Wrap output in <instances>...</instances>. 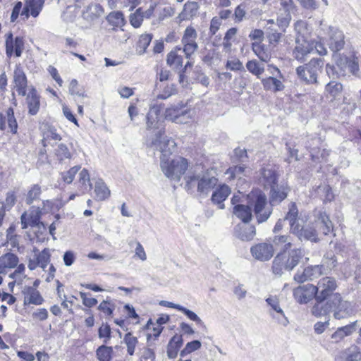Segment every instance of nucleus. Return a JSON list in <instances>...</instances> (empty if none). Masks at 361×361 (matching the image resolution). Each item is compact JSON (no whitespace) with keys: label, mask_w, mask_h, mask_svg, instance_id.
<instances>
[{"label":"nucleus","mask_w":361,"mask_h":361,"mask_svg":"<svg viewBox=\"0 0 361 361\" xmlns=\"http://www.w3.org/2000/svg\"><path fill=\"white\" fill-rule=\"evenodd\" d=\"M55 154L60 160L71 159V154L67 146L62 143L58 145V147L56 149Z\"/></svg>","instance_id":"864d4df0"},{"label":"nucleus","mask_w":361,"mask_h":361,"mask_svg":"<svg viewBox=\"0 0 361 361\" xmlns=\"http://www.w3.org/2000/svg\"><path fill=\"white\" fill-rule=\"evenodd\" d=\"M252 50L262 61L267 62L269 60V55L264 51L260 44L253 43Z\"/></svg>","instance_id":"5fc2aeb1"},{"label":"nucleus","mask_w":361,"mask_h":361,"mask_svg":"<svg viewBox=\"0 0 361 361\" xmlns=\"http://www.w3.org/2000/svg\"><path fill=\"white\" fill-rule=\"evenodd\" d=\"M94 193L95 200L104 201L109 197L111 192L105 183L99 179L95 183Z\"/></svg>","instance_id":"72a5a7b5"},{"label":"nucleus","mask_w":361,"mask_h":361,"mask_svg":"<svg viewBox=\"0 0 361 361\" xmlns=\"http://www.w3.org/2000/svg\"><path fill=\"white\" fill-rule=\"evenodd\" d=\"M152 39V35L151 34H144L140 35L137 45V51L139 54H143L146 51V49L149 45Z\"/></svg>","instance_id":"ea45409f"},{"label":"nucleus","mask_w":361,"mask_h":361,"mask_svg":"<svg viewBox=\"0 0 361 361\" xmlns=\"http://www.w3.org/2000/svg\"><path fill=\"white\" fill-rule=\"evenodd\" d=\"M197 33L195 29L192 26H188L185 30L181 42L183 45V52L187 59H190L191 56L196 51L198 45L196 42Z\"/></svg>","instance_id":"f8f14e48"},{"label":"nucleus","mask_w":361,"mask_h":361,"mask_svg":"<svg viewBox=\"0 0 361 361\" xmlns=\"http://www.w3.org/2000/svg\"><path fill=\"white\" fill-rule=\"evenodd\" d=\"M332 311L336 319H342L349 317L353 314L350 302L343 300L339 293L332 296Z\"/></svg>","instance_id":"9b49d317"},{"label":"nucleus","mask_w":361,"mask_h":361,"mask_svg":"<svg viewBox=\"0 0 361 361\" xmlns=\"http://www.w3.org/2000/svg\"><path fill=\"white\" fill-rule=\"evenodd\" d=\"M16 197L13 192H8L6 195V198L5 202H2L4 205V211L6 209H11L16 202Z\"/></svg>","instance_id":"69168bd1"},{"label":"nucleus","mask_w":361,"mask_h":361,"mask_svg":"<svg viewBox=\"0 0 361 361\" xmlns=\"http://www.w3.org/2000/svg\"><path fill=\"white\" fill-rule=\"evenodd\" d=\"M185 180V188L188 192H192L195 188H197V192L205 195L208 194L218 182L216 178L203 173H188Z\"/></svg>","instance_id":"20e7f679"},{"label":"nucleus","mask_w":361,"mask_h":361,"mask_svg":"<svg viewBox=\"0 0 361 361\" xmlns=\"http://www.w3.org/2000/svg\"><path fill=\"white\" fill-rule=\"evenodd\" d=\"M143 19L142 8H137L135 13L130 16V23L135 28H138L141 26Z\"/></svg>","instance_id":"09e8293b"},{"label":"nucleus","mask_w":361,"mask_h":361,"mask_svg":"<svg viewBox=\"0 0 361 361\" xmlns=\"http://www.w3.org/2000/svg\"><path fill=\"white\" fill-rule=\"evenodd\" d=\"M183 343V340L181 335L176 334L173 336L167 345V356L171 359L176 357Z\"/></svg>","instance_id":"c85d7f7f"},{"label":"nucleus","mask_w":361,"mask_h":361,"mask_svg":"<svg viewBox=\"0 0 361 361\" xmlns=\"http://www.w3.org/2000/svg\"><path fill=\"white\" fill-rule=\"evenodd\" d=\"M35 257L40 267L44 271L50 262L51 252L49 248L44 249L42 252H39L37 248H34Z\"/></svg>","instance_id":"e433bc0d"},{"label":"nucleus","mask_w":361,"mask_h":361,"mask_svg":"<svg viewBox=\"0 0 361 361\" xmlns=\"http://www.w3.org/2000/svg\"><path fill=\"white\" fill-rule=\"evenodd\" d=\"M113 349L111 347L102 345L96 351L97 357L100 361H110Z\"/></svg>","instance_id":"37998d69"},{"label":"nucleus","mask_w":361,"mask_h":361,"mask_svg":"<svg viewBox=\"0 0 361 361\" xmlns=\"http://www.w3.org/2000/svg\"><path fill=\"white\" fill-rule=\"evenodd\" d=\"M98 335L100 338H104L106 343L111 338V328L108 324H103L99 329Z\"/></svg>","instance_id":"13d9d810"},{"label":"nucleus","mask_w":361,"mask_h":361,"mask_svg":"<svg viewBox=\"0 0 361 361\" xmlns=\"http://www.w3.org/2000/svg\"><path fill=\"white\" fill-rule=\"evenodd\" d=\"M356 322L348 325L339 327L338 329L341 331L344 337L351 335L355 331Z\"/></svg>","instance_id":"338daca9"},{"label":"nucleus","mask_w":361,"mask_h":361,"mask_svg":"<svg viewBox=\"0 0 361 361\" xmlns=\"http://www.w3.org/2000/svg\"><path fill=\"white\" fill-rule=\"evenodd\" d=\"M314 224L315 226L319 228L325 235H328L333 230V224L325 212L319 213Z\"/></svg>","instance_id":"cd10ccee"},{"label":"nucleus","mask_w":361,"mask_h":361,"mask_svg":"<svg viewBox=\"0 0 361 361\" xmlns=\"http://www.w3.org/2000/svg\"><path fill=\"white\" fill-rule=\"evenodd\" d=\"M26 104L28 108V113L30 115H36L39 109L40 101L39 96L34 87L30 90L27 95Z\"/></svg>","instance_id":"b1692460"},{"label":"nucleus","mask_w":361,"mask_h":361,"mask_svg":"<svg viewBox=\"0 0 361 361\" xmlns=\"http://www.w3.org/2000/svg\"><path fill=\"white\" fill-rule=\"evenodd\" d=\"M163 173L171 180H180L181 176L185 173L188 162L185 158L176 157L164 159L160 163Z\"/></svg>","instance_id":"39448f33"},{"label":"nucleus","mask_w":361,"mask_h":361,"mask_svg":"<svg viewBox=\"0 0 361 361\" xmlns=\"http://www.w3.org/2000/svg\"><path fill=\"white\" fill-rule=\"evenodd\" d=\"M234 236L242 241H250L256 235L255 226L247 223L237 224L233 231Z\"/></svg>","instance_id":"a211bd4d"},{"label":"nucleus","mask_w":361,"mask_h":361,"mask_svg":"<svg viewBox=\"0 0 361 361\" xmlns=\"http://www.w3.org/2000/svg\"><path fill=\"white\" fill-rule=\"evenodd\" d=\"M108 22L114 26H121L124 24V18L121 12H111L107 16Z\"/></svg>","instance_id":"a18cd8bd"},{"label":"nucleus","mask_w":361,"mask_h":361,"mask_svg":"<svg viewBox=\"0 0 361 361\" xmlns=\"http://www.w3.org/2000/svg\"><path fill=\"white\" fill-rule=\"evenodd\" d=\"M275 245L267 243H257L250 248L252 256L257 260L261 262L269 261L274 254Z\"/></svg>","instance_id":"4468645a"},{"label":"nucleus","mask_w":361,"mask_h":361,"mask_svg":"<svg viewBox=\"0 0 361 361\" xmlns=\"http://www.w3.org/2000/svg\"><path fill=\"white\" fill-rule=\"evenodd\" d=\"M183 52L180 48H177L170 51L167 55L166 63L174 69H180L183 66Z\"/></svg>","instance_id":"2f4dec72"},{"label":"nucleus","mask_w":361,"mask_h":361,"mask_svg":"<svg viewBox=\"0 0 361 361\" xmlns=\"http://www.w3.org/2000/svg\"><path fill=\"white\" fill-rule=\"evenodd\" d=\"M26 4L30 9V15L36 18L43 8L44 0H29L26 1Z\"/></svg>","instance_id":"79ce46f5"},{"label":"nucleus","mask_w":361,"mask_h":361,"mask_svg":"<svg viewBox=\"0 0 361 361\" xmlns=\"http://www.w3.org/2000/svg\"><path fill=\"white\" fill-rule=\"evenodd\" d=\"M245 170V166L244 165L235 166L227 169L226 173L229 175L230 178H234L237 177L240 178L241 175H243Z\"/></svg>","instance_id":"6e6d98bb"},{"label":"nucleus","mask_w":361,"mask_h":361,"mask_svg":"<svg viewBox=\"0 0 361 361\" xmlns=\"http://www.w3.org/2000/svg\"><path fill=\"white\" fill-rule=\"evenodd\" d=\"M320 26L324 31L329 35V47L333 51H338L344 47V35L343 32L338 29L329 26L326 30L324 21L320 22Z\"/></svg>","instance_id":"ddd939ff"},{"label":"nucleus","mask_w":361,"mask_h":361,"mask_svg":"<svg viewBox=\"0 0 361 361\" xmlns=\"http://www.w3.org/2000/svg\"><path fill=\"white\" fill-rule=\"evenodd\" d=\"M199 9V5L197 2L189 1L184 5L182 12L178 15L177 18L179 22L190 20L196 16Z\"/></svg>","instance_id":"bb28decb"},{"label":"nucleus","mask_w":361,"mask_h":361,"mask_svg":"<svg viewBox=\"0 0 361 361\" xmlns=\"http://www.w3.org/2000/svg\"><path fill=\"white\" fill-rule=\"evenodd\" d=\"M6 119L10 131L14 134L16 133L18 129V123L14 116L13 109L12 108H8L7 109Z\"/></svg>","instance_id":"c03bdc74"},{"label":"nucleus","mask_w":361,"mask_h":361,"mask_svg":"<svg viewBox=\"0 0 361 361\" xmlns=\"http://www.w3.org/2000/svg\"><path fill=\"white\" fill-rule=\"evenodd\" d=\"M260 181L265 187L272 188L276 185L278 174L275 170V167L272 165H267L261 170Z\"/></svg>","instance_id":"6ab92c4d"},{"label":"nucleus","mask_w":361,"mask_h":361,"mask_svg":"<svg viewBox=\"0 0 361 361\" xmlns=\"http://www.w3.org/2000/svg\"><path fill=\"white\" fill-rule=\"evenodd\" d=\"M41 213L42 212L39 210V208H36L31 211L30 214H28L31 226H34L38 224Z\"/></svg>","instance_id":"e2e57ef3"},{"label":"nucleus","mask_w":361,"mask_h":361,"mask_svg":"<svg viewBox=\"0 0 361 361\" xmlns=\"http://www.w3.org/2000/svg\"><path fill=\"white\" fill-rule=\"evenodd\" d=\"M13 83L18 94L25 96L27 91V78L24 71L18 67L14 71Z\"/></svg>","instance_id":"4be33fe9"},{"label":"nucleus","mask_w":361,"mask_h":361,"mask_svg":"<svg viewBox=\"0 0 361 361\" xmlns=\"http://www.w3.org/2000/svg\"><path fill=\"white\" fill-rule=\"evenodd\" d=\"M80 169V166H75L70 169L68 171L63 172L61 173V178L62 180L70 184L73 182L74 177L75 174L78 172V171Z\"/></svg>","instance_id":"603ef678"},{"label":"nucleus","mask_w":361,"mask_h":361,"mask_svg":"<svg viewBox=\"0 0 361 361\" xmlns=\"http://www.w3.org/2000/svg\"><path fill=\"white\" fill-rule=\"evenodd\" d=\"M195 111L183 105L177 104L166 110V118L178 124L189 123L194 116Z\"/></svg>","instance_id":"6e6552de"},{"label":"nucleus","mask_w":361,"mask_h":361,"mask_svg":"<svg viewBox=\"0 0 361 361\" xmlns=\"http://www.w3.org/2000/svg\"><path fill=\"white\" fill-rule=\"evenodd\" d=\"M267 305L270 307L269 314L278 322L286 326L289 323L288 319L285 316L284 312L279 304V300L276 296H269L266 299Z\"/></svg>","instance_id":"dca6fc26"},{"label":"nucleus","mask_w":361,"mask_h":361,"mask_svg":"<svg viewBox=\"0 0 361 361\" xmlns=\"http://www.w3.org/2000/svg\"><path fill=\"white\" fill-rule=\"evenodd\" d=\"M329 319L325 322H317L314 325V330L317 334H321L329 326Z\"/></svg>","instance_id":"774afa93"},{"label":"nucleus","mask_w":361,"mask_h":361,"mask_svg":"<svg viewBox=\"0 0 361 361\" xmlns=\"http://www.w3.org/2000/svg\"><path fill=\"white\" fill-rule=\"evenodd\" d=\"M285 220H287L290 225V232L297 235L299 239L303 238L312 242L317 241L316 229L312 226L304 225L303 219L298 217V210L295 203L290 204Z\"/></svg>","instance_id":"7ed1b4c3"},{"label":"nucleus","mask_w":361,"mask_h":361,"mask_svg":"<svg viewBox=\"0 0 361 361\" xmlns=\"http://www.w3.org/2000/svg\"><path fill=\"white\" fill-rule=\"evenodd\" d=\"M42 193L41 187L38 184L33 185L27 191L25 202L27 204H31L35 200L39 198Z\"/></svg>","instance_id":"a19ab883"},{"label":"nucleus","mask_w":361,"mask_h":361,"mask_svg":"<svg viewBox=\"0 0 361 361\" xmlns=\"http://www.w3.org/2000/svg\"><path fill=\"white\" fill-rule=\"evenodd\" d=\"M295 29L298 35L295 37V47L293 54L297 60L302 61L307 55L313 51L314 44L312 40L309 39L303 33L306 30L304 22H297Z\"/></svg>","instance_id":"423d86ee"},{"label":"nucleus","mask_w":361,"mask_h":361,"mask_svg":"<svg viewBox=\"0 0 361 361\" xmlns=\"http://www.w3.org/2000/svg\"><path fill=\"white\" fill-rule=\"evenodd\" d=\"M18 263V257L13 253L7 252L0 257V269H13Z\"/></svg>","instance_id":"c9c22d12"},{"label":"nucleus","mask_w":361,"mask_h":361,"mask_svg":"<svg viewBox=\"0 0 361 361\" xmlns=\"http://www.w3.org/2000/svg\"><path fill=\"white\" fill-rule=\"evenodd\" d=\"M175 14V8L171 6H166L159 10L157 21L158 23L172 17Z\"/></svg>","instance_id":"3c124183"},{"label":"nucleus","mask_w":361,"mask_h":361,"mask_svg":"<svg viewBox=\"0 0 361 361\" xmlns=\"http://www.w3.org/2000/svg\"><path fill=\"white\" fill-rule=\"evenodd\" d=\"M267 38L269 43H277L279 42L281 34L278 32L276 30L272 29L271 26L267 27Z\"/></svg>","instance_id":"bf43d9fd"},{"label":"nucleus","mask_w":361,"mask_h":361,"mask_svg":"<svg viewBox=\"0 0 361 361\" xmlns=\"http://www.w3.org/2000/svg\"><path fill=\"white\" fill-rule=\"evenodd\" d=\"M202 346L201 342L197 340L188 342L185 348L180 351V355L184 357L188 354H190L197 350H199Z\"/></svg>","instance_id":"8fccbe9b"},{"label":"nucleus","mask_w":361,"mask_h":361,"mask_svg":"<svg viewBox=\"0 0 361 361\" xmlns=\"http://www.w3.org/2000/svg\"><path fill=\"white\" fill-rule=\"evenodd\" d=\"M236 33L237 29L235 27L230 28L226 32L223 42V47L226 51H229L231 49L232 42H233Z\"/></svg>","instance_id":"49530a36"},{"label":"nucleus","mask_w":361,"mask_h":361,"mask_svg":"<svg viewBox=\"0 0 361 361\" xmlns=\"http://www.w3.org/2000/svg\"><path fill=\"white\" fill-rule=\"evenodd\" d=\"M179 311H180L183 314H185L189 319L196 322L197 324H198V325L203 324L202 320L194 312H192L183 306H181L180 308H179Z\"/></svg>","instance_id":"4d7b16f0"},{"label":"nucleus","mask_w":361,"mask_h":361,"mask_svg":"<svg viewBox=\"0 0 361 361\" xmlns=\"http://www.w3.org/2000/svg\"><path fill=\"white\" fill-rule=\"evenodd\" d=\"M158 109L151 108L147 115V142L149 146L154 147L161 152L160 162L164 159H168L176 151V143L174 140L167 136H164L165 130L159 121Z\"/></svg>","instance_id":"f03ea898"},{"label":"nucleus","mask_w":361,"mask_h":361,"mask_svg":"<svg viewBox=\"0 0 361 361\" xmlns=\"http://www.w3.org/2000/svg\"><path fill=\"white\" fill-rule=\"evenodd\" d=\"M337 66L343 71L345 68H348L349 71L354 75L360 70L359 60L355 55L351 56L350 57L341 58L337 62Z\"/></svg>","instance_id":"393cba45"},{"label":"nucleus","mask_w":361,"mask_h":361,"mask_svg":"<svg viewBox=\"0 0 361 361\" xmlns=\"http://www.w3.org/2000/svg\"><path fill=\"white\" fill-rule=\"evenodd\" d=\"M123 341L127 346V352L130 355H133L136 345L138 343L137 338L133 336L132 333H127L124 338Z\"/></svg>","instance_id":"58836bf2"},{"label":"nucleus","mask_w":361,"mask_h":361,"mask_svg":"<svg viewBox=\"0 0 361 361\" xmlns=\"http://www.w3.org/2000/svg\"><path fill=\"white\" fill-rule=\"evenodd\" d=\"M80 295L85 306L92 307L97 304V300L94 298H88L86 293L80 292Z\"/></svg>","instance_id":"0e129e2a"},{"label":"nucleus","mask_w":361,"mask_h":361,"mask_svg":"<svg viewBox=\"0 0 361 361\" xmlns=\"http://www.w3.org/2000/svg\"><path fill=\"white\" fill-rule=\"evenodd\" d=\"M42 137V143L44 147L49 145L53 147L58 141L61 140V137L57 133L56 130L49 126L43 130Z\"/></svg>","instance_id":"5701e85b"},{"label":"nucleus","mask_w":361,"mask_h":361,"mask_svg":"<svg viewBox=\"0 0 361 361\" xmlns=\"http://www.w3.org/2000/svg\"><path fill=\"white\" fill-rule=\"evenodd\" d=\"M337 283L334 278L329 276L322 277L314 286L315 300H326L333 296L334 290L337 288Z\"/></svg>","instance_id":"1a4fd4ad"},{"label":"nucleus","mask_w":361,"mask_h":361,"mask_svg":"<svg viewBox=\"0 0 361 361\" xmlns=\"http://www.w3.org/2000/svg\"><path fill=\"white\" fill-rule=\"evenodd\" d=\"M274 245L280 252L272 262V272L281 276L284 271L293 270L304 257V251L300 248H293L292 238L290 235H275L272 240Z\"/></svg>","instance_id":"f257e3e1"},{"label":"nucleus","mask_w":361,"mask_h":361,"mask_svg":"<svg viewBox=\"0 0 361 361\" xmlns=\"http://www.w3.org/2000/svg\"><path fill=\"white\" fill-rule=\"evenodd\" d=\"M287 197L285 188L275 185L271 188L269 202L271 205L279 204Z\"/></svg>","instance_id":"f704fd0d"},{"label":"nucleus","mask_w":361,"mask_h":361,"mask_svg":"<svg viewBox=\"0 0 361 361\" xmlns=\"http://www.w3.org/2000/svg\"><path fill=\"white\" fill-rule=\"evenodd\" d=\"M324 61L321 59H312L304 66L296 68L298 77L308 84L317 82V76L322 72Z\"/></svg>","instance_id":"0eeeda50"},{"label":"nucleus","mask_w":361,"mask_h":361,"mask_svg":"<svg viewBox=\"0 0 361 361\" xmlns=\"http://www.w3.org/2000/svg\"><path fill=\"white\" fill-rule=\"evenodd\" d=\"M233 214L243 223H248L252 217L251 208L247 205H237L233 208Z\"/></svg>","instance_id":"473e14b6"},{"label":"nucleus","mask_w":361,"mask_h":361,"mask_svg":"<svg viewBox=\"0 0 361 361\" xmlns=\"http://www.w3.org/2000/svg\"><path fill=\"white\" fill-rule=\"evenodd\" d=\"M79 182L85 186V189H87L86 183H88L89 188L92 187L90 179V174L87 169H83L79 173Z\"/></svg>","instance_id":"052dcab7"},{"label":"nucleus","mask_w":361,"mask_h":361,"mask_svg":"<svg viewBox=\"0 0 361 361\" xmlns=\"http://www.w3.org/2000/svg\"><path fill=\"white\" fill-rule=\"evenodd\" d=\"M279 77L269 76L262 80V84L267 90L279 92L284 89V85Z\"/></svg>","instance_id":"c756f323"},{"label":"nucleus","mask_w":361,"mask_h":361,"mask_svg":"<svg viewBox=\"0 0 361 361\" xmlns=\"http://www.w3.org/2000/svg\"><path fill=\"white\" fill-rule=\"evenodd\" d=\"M293 296L299 303H307L313 298H315L314 285L306 284L296 288L293 290Z\"/></svg>","instance_id":"f3484780"},{"label":"nucleus","mask_w":361,"mask_h":361,"mask_svg":"<svg viewBox=\"0 0 361 361\" xmlns=\"http://www.w3.org/2000/svg\"><path fill=\"white\" fill-rule=\"evenodd\" d=\"M316 303L311 308V313L316 317L328 315L332 311V297L326 300H315Z\"/></svg>","instance_id":"aec40b11"},{"label":"nucleus","mask_w":361,"mask_h":361,"mask_svg":"<svg viewBox=\"0 0 361 361\" xmlns=\"http://www.w3.org/2000/svg\"><path fill=\"white\" fill-rule=\"evenodd\" d=\"M176 93V88L174 85L171 84L170 85H167L163 90L162 93L157 96L158 98L161 99H166L169 98L170 96Z\"/></svg>","instance_id":"680f3d73"},{"label":"nucleus","mask_w":361,"mask_h":361,"mask_svg":"<svg viewBox=\"0 0 361 361\" xmlns=\"http://www.w3.org/2000/svg\"><path fill=\"white\" fill-rule=\"evenodd\" d=\"M255 197L254 212L258 223L266 221L271 214V209L267 206L266 195L262 192H257L252 195Z\"/></svg>","instance_id":"9d476101"},{"label":"nucleus","mask_w":361,"mask_h":361,"mask_svg":"<svg viewBox=\"0 0 361 361\" xmlns=\"http://www.w3.org/2000/svg\"><path fill=\"white\" fill-rule=\"evenodd\" d=\"M25 305L33 304L39 305L42 304L44 299L39 292L34 287L25 286L23 290Z\"/></svg>","instance_id":"412c9836"},{"label":"nucleus","mask_w":361,"mask_h":361,"mask_svg":"<svg viewBox=\"0 0 361 361\" xmlns=\"http://www.w3.org/2000/svg\"><path fill=\"white\" fill-rule=\"evenodd\" d=\"M323 274V266L314 265L309 266L303 271H298L294 275L293 279L297 283H303L306 281H313Z\"/></svg>","instance_id":"2eb2a0df"},{"label":"nucleus","mask_w":361,"mask_h":361,"mask_svg":"<svg viewBox=\"0 0 361 361\" xmlns=\"http://www.w3.org/2000/svg\"><path fill=\"white\" fill-rule=\"evenodd\" d=\"M230 193V188L225 184L221 185L213 192L212 200L214 203L219 205V209H224V204H223V202L228 197Z\"/></svg>","instance_id":"a878e982"},{"label":"nucleus","mask_w":361,"mask_h":361,"mask_svg":"<svg viewBox=\"0 0 361 361\" xmlns=\"http://www.w3.org/2000/svg\"><path fill=\"white\" fill-rule=\"evenodd\" d=\"M361 357L360 353L356 347H351L341 351L336 357V361H359Z\"/></svg>","instance_id":"7c9ffc66"},{"label":"nucleus","mask_w":361,"mask_h":361,"mask_svg":"<svg viewBox=\"0 0 361 361\" xmlns=\"http://www.w3.org/2000/svg\"><path fill=\"white\" fill-rule=\"evenodd\" d=\"M343 85L340 82L331 81L326 86V91L334 98L337 97L342 92Z\"/></svg>","instance_id":"de8ad7c7"},{"label":"nucleus","mask_w":361,"mask_h":361,"mask_svg":"<svg viewBox=\"0 0 361 361\" xmlns=\"http://www.w3.org/2000/svg\"><path fill=\"white\" fill-rule=\"evenodd\" d=\"M246 68L249 72L258 78H260L261 75L264 72V65L256 60L248 61L246 63Z\"/></svg>","instance_id":"4c0bfd02"}]
</instances>
